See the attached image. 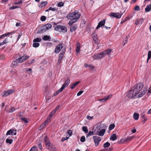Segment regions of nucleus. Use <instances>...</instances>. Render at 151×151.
Returning <instances> with one entry per match:
<instances>
[{
    "instance_id": "29",
    "label": "nucleus",
    "mask_w": 151,
    "mask_h": 151,
    "mask_svg": "<svg viewBox=\"0 0 151 151\" xmlns=\"http://www.w3.org/2000/svg\"><path fill=\"white\" fill-rule=\"evenodd\" d=\"M133 117L135 120H137L139 117V114L138 113H134L133 115Z\"/></svg>"
},
{
    "instance_id": "8",
    "label": "nucleus",
    "mask_w": 151,
    "mask_h": 151,
    "mask_svg": "<svg viewBox=\"0 0 151 151\" xmlns=\"http://www.w3.org/2000/svg\"><path fill=\"white\" fill-rule=\"evenodd\" d=\"M70 79L68 78L65 81L64 83L63 84L61 88L60 89V91H62L65 87H67L70 83Z\"/></svg>"
},
{
    "instance_id": "11",
    "label": "nucleus",
    "mask_w": 151,
    "mask_h": 151,
    "mask_svg": "<svg viewBox=\"0 0 151 151\" xmlns=\"http://www.w3.org/2000/svg\"><path fill=\"white\" fill-rule=\"evenodd\" d=\"M64 48V45L63 43L59 44L57 45L55 48V53H59L61 50Z\"/></svg>"
},
{
    "instance_id": "10",
    "label": "nucleus",
    "mask_w": 151,
    "mask_h": 151,
    "mask_svg": "<svg viewBox=\"0 0 151 151\" xmlns=\"http://www.w3.org/2000/svg\"><path fill=\"white\" fill-rule=\"evenodd\" d=\"M123 14V13H119L111 12L110 13L109 15L111 17H115L117 19H120Z\"/></svg>"
},
{
    "instance_id": "19",
    "label": "nucleus",
    "mask_w": 151,
    "mask_h": 151,
    "mask_svg": "<svg viewBox=\"0 0 151 151\" xmlns=\"http://www.w3.org/2000/svg\"><path fill=\"white\" fill-rule=\"evenodd\" d=\"M13 33V32H8L7 33L4 34L1 36H0V40L2 39L5 37L7 36V35H12Z\"/></svg>"
},
{
    "instance_id": "47",
    "label": "nucleus",
    "mask_w": 151,
    "mask_h": 151,
    "mask_svg": "<svg viewBox=\"0 0 151 151\" xmlns=\"http://www.w3.org/2000/svg\"><path fill=\"white\" fill-rule=\"evenodd\" d=\"M80 141L82 142H83L85 141V137L84 136H82L80 139Z\"/></svg>"
},
{
    "instance_id": "31",
    "label": "nucleus",
    "mask_w": 151,
    "mask_h": 151,
    "mask_svg": "<svg viewBox=\"0 0 151 151\" xmlns=\"http://www.w3.org/2000/svg\"><path fill=\"white\" fill-rule=\"evenodd\" d=\"M42 40V39L41 38L37 37L35 39L33 40V42H40Z\"/></svg>"
},
{
    "instance_id": "59",
    "label": "nucleus",
    "mask_w": 151,
    "mask_h": 151,
    "mask_svg": "<svg viewBox=\"0 0 151 151\" xmlns=\"http://www.w3.org/2000/svg\"><path fill=\"white\" fill-rule=\"evenodd\" d=\"M68 138V137H63L62 138L61 141L62 142H63L65 140H67Z\"/></svg>"
},
{
    "instance_id": "45",
    "label": "nucleus",
    "mask_w": 151,
    "mask_h": 151,
    "mask_svg": "<svg viewBox=\"0 0 151 151\" xmlns=\"http://www.w3.org/2000/svg\"><path fill=\"white\" fill-rule=\"evenodd\" d=\"M93 131H89L88 133V134L86 136V137H88V136L93 135Z\"/></svg>"
},
{
    "instance_id": "16",
    "label": "nucleus",
    "mask_w": 151,
    "mask_h": 151,
    "mask_svg": "<svg viewBox=\"0 0 151 151\" xmlns=\"http://www.w3.org/2000/svg\"><path fill=\"white\" fill-rule=\"evenodd\" d=\"M44 142L45 145L46 146L50 143H51L50 142L49 138L47 137V135L45 136L44 137Z\"/></svg>"
},
{
    "instance_id": "58",
    "label": "nucleus",
    "mask_w": 151,
    "mask_h": 151,
    "mask_svg": "<svg viewBox=\"0 0 151 151\" xmlns=\"http://www.w3.org/2000/svg\"><path fill=\"white\" fill-rule=\"evenodd\" d=\"M8 95H9V94L8 93L7 91H5L4 92V95H3V96H6Z\"/></svg>"
},
{
    "instance_id": "3",
    "label": "nucleus",
    "mask_w": 151,
    "mask_h": 151,
    "mask_svg": "<svg viewBox=\"0 0 151 151\" xmlns=\"http://www.w3.org/2000/svg\"><path fill=\"white\" fill-rule=\"evenodd\" d=\"M52 25L50 24H47L41 27L40 29H39L38 32L41 34L45 32L48 29L52 27Z\"/></svg>"
},
{
    "instance_id": "20",
    "label": "nucleus",
    "mask_w": 151,
    "mask_h": 151,
    "mask_svg": "<svg viewBox=\"0 0 151 151\" xmlns=\"http://www.w3.org/2000/svg\"><path fill=\"white\" fill-rule=\"evenodd\" d=\"M42 39L44 41H49L51 40L50 37V36L45 35L42 37Z\"/></svg>"
},
{
    "instance_id": "40",
    "label": "nucleus",
    "mask_w": 151,
    "mask_h": 151,
    "mask_svg": "<svg viewBox=\"0 0 151 151\" xmlns=\"http://www.w3.org/2000/svg\"><path fill=\"white\" fill-rule=\"evenodd\" d=\"M133 137L132 136V137H128L126 139V141H129L131 140L133 138Z\"/></svg>"
},
{
    "instance_id": "21",
    "label": "nucleus",
    "mask_w": 151,
    "mask_h": 151,
    "mask_svg": "<svg viewBox=\"0 0 151 151\" xmlns=\"http://www.w3.org/2000/svg\"><path fill=\"white\" fill-rule=\"evenodd\" d=\"M80 82V81H77L75 83H73L71 84L70 85V88L72 89L74 88Z\"/></svg>"
},
{
    "instance_id": "30",
    "label": "nucleus",
    "mask_w": 151,
    "mask_h": 151,
    "mask_svg": "<svg viewBox=\"0 0 151 151\" xmlns=\"http://www.w3.org/2000/svg\"><path fill=\"white\" fill-rule=\"evenodd\" d=\"M83 131L86 133L88 132V130L87 127L86 126H83L82 127Z\"/></svg>"
},
{
    "instance_id": "52",
    "label": "nucleus",
    "mask_w": 151,
    "mask_h": 151,
    "mask_svg": "<svg viewBox=\"0 0 151 151\" xmlns=\"http://www.w3.org/2000/svg\"><path fill=\"white\" fill-rule=\"evenodd\" d=\"M17 60H18V62L19 63H22L23 61V60H22V59L20 57L19 58H18L17 59Z\"/></svg>"
},
{
    "instance_id": "13",
    "label": "nucleus",
    "mask_w": 151,
    "mask_h": 151,
    "mask_svg": "<svg viewBox=\"0 0 151 151\" xmlns=\"http://www.w3.org/2000/svg\"><path fill=\"white\" fill-rule=\"evenodd\" d=\"M140 116L141 119L142 120L141 122H142V124H143L147 120V118L146 117L144 113L140 114Z\"/></svg>"
},
{
    "instance_id": "26",
    "label": "nucleus",
    "mask_w": 151,
    "mask_h": 151,
    "mask_svg": "<svg viewBox=\"0 0 151 151\" xmlns=\"http://www.w3.org/2000/svg\"><path fill=\"white\" fill-rule=\"evenodd\" d=\"M117 139L116 134H114L111 135L110 137V140L112 141H114Z\"/></svg>"
},
{
    "instance_id": "38",
    "label": "nucleus",
    "mask_w": 151,
    "mask_h": 151,
    "mask_svg": "<svg viewBox=\"0 0 151 151\" xmlns=\"http://www.w3.org/2000/svg\"><path fill=\"white\" fill-rule=\"evenodd\" d=\"M13 140H12V139H7L6 140V142L7 143H9V144H11L12 143V142H13Z\"/></svg>"
},
{
    "instance_id": "5",
    "label": "nucleus",
    "mask_w": 151,
    "mask_h": 151,
    "mask_svg": "<svg viewBox=\"0 0 151 151\" xmlns=\"http://www.w3.org/2000/svg\"><path fill=\"white\" fill-rule=\"evenodd\" d=\"M55 29L56 31L63 32H66L67 31V27L60 25H57L55 26Z\"/></svg>"
},
{
    "instance_id": "28",
    "label": "nucleus",
    "mask_w": 151,
    "mask_h": 151,
    "mask_svg": "<svg viewBox=\"0 0 151 151\" xmlns=\"http://www.w3.org/2000/svg\"><path fill=\"white\" fill-rule=\"evenodd\" d=\"M77 47L76 49V52L77 53H78L80 52V44L78 42L77 44Z\"/></svg>"
},
{
    "instance_id": "46",
    "label": "nucleus",
    "mask_w": 151,
    "mask_h": 151,
    "mask_svg": "<svg viewBox=\"0 0 151 151\" xmlns=\"http://www.w3.org/2000/svg\"><path fill=\"white\" fill-rule=\"evenodd\" d=\"M40 20L42 21H44L46 19V17L45 16H42L40 18Z\"/></svg>"
},
{
    "instance_id": "23",
    "label": "nucleus",
    "mask_w": 151,
    "mask_h": 151,
    "mask_svg": "<svg viewBox=\"0 0 151 151\" xmlns=\"http://www.w3.org/2000/svg\"><path fill=\"white\" fill-rule=\"evenodd\" d=\"M77 26L75 25L74 26H71L70 27V31L71 32H73L74 31H75L77 28Z\"/></svg>"
},
{
    "instance_id": "44",
    "label": "nucleus",
    "mask_w": 151,
    "mask_h": 151,
    "mask_svg": "<svg viewBox=\"0 0 151 151\" xmlns=\"http://www.w3.org/2000/svg\"><path fill=\"white\" fill-rule=\"evenodd\" d=\"M134 9L137 11H139L140 10L139 6L138 5H136L135 6Z\"/></svg>"
},
{
    "instance_id": "36",
    "label": "nucleus",
    "mask_w": 151,
    "mask_h": 151,
    "mask_svg": "<svg viewBox=\"0 0 151 151\" xmlns=\"http://www.w3.org/2000/svg\"><path fill=\"white\" fill-rule=\"evenodd\" d=\"M115 126V125L114 124H111L109 127V130H111L114 128Z\"/></svg>"
},
{
    "instance_id": "2",
    "label": "nucleus",
    "mask_w": 151,
    "mask_h": 151,
    "mask_svg": "<svg viewBox=\"0 0 151 151\" xmlns=\"http://www.w3.org/2000/svg\"><path fill=\"white\" fill-rule=\"evenodd\" d=\"M112 52V50L111 49H107L99 53L94 55L93 56V58L94 60H98L104 58L105 55H109Z\"/></svg>"
},
{
    "instance_id": "42",
    "label": "nucleus",
    "mask_w": 151,
    "mask_h": 151,
    "mask_svg": "<svg viewBox=\"0 0 151 151\" xmlns=\"http://www.w3.org/2000/svg\"><path fill=\"white\" fill-rule=\"evenodd\" d=\"M21 120H22L24 123H27L28 121L25 118L22 117L21 118Z\"/></svg>"
},
{
    "instance_id": "41",
    "label": "nucleus",
    "mask_w": 151,
    "mask_h": 151,
    "mask_svg": "<svg viewBox=\"0 0 151 151\" xmlns=\"http://www.w3.org/2000/svg\"><path fill=\"white\" fill-rule=\"evenodd\" d=\"M7 92L9 95L13 93L14 92V91L12 89H9L7 91Z\"/></svg>"
},
{
    "instance_id": "14",
    "label": "nucleus",
    "mask_w": 151,
    "mask_h": 151,
    "mask_svg": "<svg viewBox=\"0 0 151 151\" xmlns=\"http://www.w3.org/2000/svg\"><path fill=\"white\" fill-rule=\"evenodd\" d=\"M106 19H104L103 20L101 21L98 24L97 27H96V29H98L100 27H102L104 25L105 23V21Z\"/></svg>"
},
{
    "instance_id": "63",
    "label": "nucleus",
    "mask_w": 151,
    "mask_h": 151,
    "mask_svg": "<svg viewBox=\"0 0 151 151\" xmlns=\"http://www.w3.org/2000/svg\"><path fill=\"white\" fill-rule=\"evenodd\" d=\"M67 133L69 134V136H71L72 133V131L70 130H69L68 131Z\"/></svg>"
},
{
    "instance_id": "39",
    "label": "nucleus",
    "mask_w": 151,
    "mask_h": 151,
    "mask_svg": "<svg viewBox=\"0 0 151 151\" xmlns=\"http://www.w3.org/2000/svg\"><path fill=\"white\" fill-rule=\"evenodd\" d=\"M40 44L38 43L35 42L33 44V46L35 47H39Z\"/></svg>"
},
{
    "instance_id": "34",
    "label": "nucleus",
    "mask_w": 151,
    "mask_h": 151,
    "mask_svg": "<svg viewBox=\"0 0 151 151\" xmlns=\"http://www.w3.org/2000/svg\"><path fill=\"white\" fill-rule=\"evenodd\" d=\"M151 58V51H149L148 52V57H147V63L148 62V61Z\"/></svg>"
},
{
    "instance_id": "60",
    "label": "nucleus",
    "mask_w": 151,
    "mask_h": 151,
    "mask_svg": "<svg viewBox=\"0 0 151 151\" xmlns=\"http://www.w3.org/2000/svg\"><path fill=\"white\" fill-rule=\"evenodd\" d=\"M89 66V68L91 70H93L94 68V67L91 64H90Z\"/></svg>"
},
{
    "instance_id": "9",
    "label": "nucleus",
    "mask_w": 151,
    "mask_h": 151,
    "mask_svg": "<svg viewBox=\"0 0 151 151\" xmlns=\"http://www.w3.org/2000/svg\"><path fill=\"white\" fill-rule=\"evenodd\" d=\"M46 147L50 151H58L56 148L51 143L46 145Z\"/></svg>"
},
{
    "instance_id": "43",
    "label": "nucleus",
    "mask_w": 151,
    "mask_h": 151,
    "mask_svg": "<svg viewBox=\"0 0 151 151\" xmlns=\"http://www.w3.org/2000/svg\"><path fill=\"white\" fill-rule=\"evenodd\" d=\"M112 97V95L111 94H109L107 96H105L104 97H105L106 100L107 101L108 99L111 98Z\"/></svg>"
},
{
    "instance_id": "18",
    "label": "nucleus",
    "mask_w": 151,
    "mask_h": 151,
    "mask_svg": "<svg viewBox=\"0 0 151 151\" xmlns=\"http://www.w3.org/2000/svg\"><path fill=\"white\" fill-rule=\"evenodd\" d=\"M9 42V40L8 37H6L2 42H0V46L2 45H3L5 44H6Z\"/></svg>"
},
{
    "instance_id": "24",
    "label": "nucleus",
    "mask_w": 151,
    "mask_h": 151,
    "mask_svg": "<svg viewBox=\"0 0 151 151\" xmlns=\"http://www.w3.org/2000/svg\"><path fill=\"white\" fill-rule=\"evenodd\" d=\"M48 123V120L46 119L45 121L43 123L40 127V129H42L44 128L45 125Z\"/></svg>"
},
{
    "instance_id": "51",
    "label": "nucleus",
    "mask_w": 151,
    "mask_h": 151,
    "mask_svg": "<svg viewBox=\"0 0 151 151\" xmlns=\"http://www.w3.org/2000/svg\"><path fill=\"white\" fill-rule=\"evenodd\" d=\"M57 9L56 7L52 8V7H50L49 8V10H52V11H55L57 10Z\"/></svg>"
},
{
    "instance_id": "4",
    "label": "nucleus",
    "mask_w": 151,
    "mask_h": 151,
    "mask_svg": "<svg viewBox=\"0 0 151 151\" xmlns=\"http://www.w3.org/2000/svg\"><path fill=\"white\" fill-rule=\"evenodd\" d=\"M143 86V85L142 83H139L132 87V89L134 90L135 92H137L138 94L139 92L142 89Z\"/></svg>"
},
{
    "instance_id": "49",
    "label": "nucleus",
    "mask_w": 151,
    "mask_h": 151,
    "mask_svg": "<svg viewBox=\"0 0 151 151\" xmlns=\"http://www.w3.org/2000/svg\"><path fill=\"white\" fill-rule=\"evenodd\" d=\"M38 147L40 150H41L42 149V147L41 145V143L40 142H39V144H38Z\"/></svg>"
},
{
    "instance_id": "6",
    "label": "nucleus",
    "mask_w": 151,
    "mask_h": 151,
    "mask_svg": "<svg viewBox=\"0 0 151 151\" xmlns=\"http://www.w3.org/2000/svg\"><path fill=\"white\" fill-rule=\"evenodd\" d=\"M65 47H64L62 50L61 52H60L59 55L58 59L57 62V64L58 65H60L61 62L63 59L64 55L65 54Z\"/></svg>"
},
{
    "instance_id": "32",
    "label": "nucleus",
    "mask_w": 151,
    "mask_h": 151,
    "mask_svg": "<svg viewBox=\"0 0 151 151\" xmlns=\"http://www.w3.org/2000/svg\"><path fill=\"white\" fill-rule=\"evenodd\" d=\"M47 1H42L40 3V6L41 7H43L45 6L47 4Z\"/></svg>"
},
{
    "instance_id": "7",
    "label": "nucleus",
    "mask_w": 151,
    "mask_h": 151,
    "mask_svg": "<svg viewBox=\"0 0 151 151\" xmlns=\"http://www.w3.org/2000/svg\"><path fill=\"white\" fill-rule=\"evenodd\" d=\"M137 92L131 89V90L129 91L128 92L127 96L129 98H134L136 97L137 95Z\"/></svg>"
},
{
    "instance_id": "54",
    "label": "nucleus",
    "mask_w": 151,
    "mask_h": 151,
    "mask_svg": "<svg viewBox=\"0 0 151 151\" xmlns=\"http://www.w3.org/2000/svg\"><path fill=\"white\" fill-rule=\"evenodd\" d=\"M62 91H60V89L58 90L57 92H56L54 93V96H57V95H58V93H59L61 92Z\"/></svg>"
},
{
    "instance_id": "62",
    "label": "nucleus",
    "mask_w": 151,
    "mask_h": 151,
    "mask_svg": "<svg viewBox=\"0 0 151 151\" xmlns=\"http://www.w3.org/2000/svg\"><path fill=\"white\" fill-rule=\"evenodd\" d=\"M84 91H79V92H78L77 94V96H80V95H81L83 92Z\"/></svg>"
},
{
    "instance_id": "27",
    "label": "nucleus",
    "mask_w": 151,
    "mask_h": 151,
    "mask_svg": "<svg viewBox=\"0 0 151 151\" xmlns=\"http://www.w3.org/2000/svg\"><path fill=\"white\" fill-rule=\"evenodd\" d=\"M20 57L21 58L23 62L29 58V57L27 55H24L22 56H20Z\"/></svg>"
},
{
    "instance_id": "33",
    "label": "nucleus",
    "mask_w": 151,
    "mask_h": 151,
    "mask_svg": "<svg viewBox=\"0 0 151 151\" xmlns=\"http://www.w3.org/2000/svg\"><path fill=\"white\" fill-rule=\"evenodd\" d=\"M29 151H37V148L35 146H33L32 147Z\"/></svg>"
},
{
    "instance_id": "22",
    "label": "nucleus",
    "mask_w": 151,
    "mask_h": 151,
    "mask_svg": "<svg viewBox=\"0 0 151 151\" xmlns=\"http://www.w3.org/2000/svg\"><path fill=\"white\" fill-rule=\"evenodd\" d=\"M151 10V4H149L147 6L145 9V11L146 12H150Z\"/></svg>"
},
{
    "instance_id": "55",
    "label": "nucleus",
    "mask_w": 151,
    "mask_h": 151,
    "mask_svg": "<svg viewBox=\"0 0 151 151\" xmlns=\"http://www.w3.org/2000/svg\"><path fill=\"white\" fill-rule=\"evenodd\" d=\"M15 110V109L13 107H12V108H11L10 109L9 111L8 112H10V113H12V112H14Z\"/></svg>"
},
{
    "instance_id": "56",
    "label": "nucleus",
    "mask_w": 151,
    "mask_h": 151,
    "mask_svg": "<svg viewBox=\"0 0 151 151\" xmlns=\"http://www.w3.org/2000/svg\"><path fill=\"white\" fill-rule=\"evenodd\" d=\"M56 112H55V110H53L52 112H51L50 115L49 116H50V117H52V116Z\"/></svg>"
},
{
    "instance_id": "35",
    "label": "nucleus",
    "mask_w": 151,
    "mask_h": 151,
    "mask_svg": "<svg viewBox=\"0 0 151 151\" xmlns=\"http://www.w3.org/2000/svg\"><path fill=\"white\" fill-rule=\"evenodd\" d=\"M110 144L109 143L107 142L104 144L103 147L104 148L108 147L110 146Z\"/></svg>"
},
{
    "instance_id": "12",
    "label": "nucleus",
    "mask_w": 151,
    "mask_h": 151,
    "mask_svg": "<svg viewBox=\"0 0 151 151\" xmlns=\"http://www.w3.org/2000/svg\"><path fill=\"white\" fill-rule=\"evenodd\" d=\"M93 139L95 143V145L96 146H98L99 142L101 141V138L96 136H94L93 137Z\"/></svg>"
},
{
    "instance_id": "48",
    "label": "nucleus",
    "mask_w": 151,
    "mask_h": 151,
    "mask_svg": "<svg viewBox=\"0 0 151 151\" xmlns=\"http://www.w3.org/2000/svg\"><path fill=\"white\" fill-rule=\"evenodd\" d=\"M147 91V88H144L143 89V91H142V92L143 93V94H142L141 96H143V95H144L146 93Z\"/></svg>"
},
{
    "instance_id": "57",
    "label": "nucleus",
    "mask_w": 151,
    "mask_h": 151,
    "mask_svg": "<svg viewBox=\"0 0 151 151\" xmlns=\"http://www.w3.org/2000/svg\"><path fill=\"white\" fill-rule=\"evenodd\" d=\"M99 101L100 102H104L106 101V100L105 98V97H104V98L100 99L99 100Z\"/></svg>"
},
{
    "instance_id": "64",
    "label": "nucleus",
    "mask_w": 151,
    "mask_h": 151,
    "mask_svg": "<svg viewBox=\"0 0 151 151\" xmlns=\"http://www.w3.org/2000/svg\"><path fill=\"white\" fill-rule=\"evenodd\" d=\"M132 18V16H130V17L128 16L127 17H126L124 19L125 20H126V21L128 19H130Z\"/></svg>"
},
{
    "instance_id": "25",
    "label": "nucleus",
    "mask_w": 151,
    "mask_h": 151,
    "mask_svg": "<svg viewBox=\"0 0 151 151\" xmlns=\"http://www.w3.org/2000/svg\"><path fill=\"white\" fill-rule=\"evenodd\" d=\"M106 130L104 129H101L99 133V135L101 136H102L104 134Z\"/></svg>"
},
{
    "instance_id": "53",
    "label": "nucleus",
    "mask_w": 151,
    "mask_h": 151,
    "mask_svg": "<svg viewBox=\"0 0 151 151\" xmlns=\"http://www.w3.org/2000/svg\"><path fill=\"white\" fill-rule=\"evenodd\" d=\"M23 3L22 1V0H20L18 1L17 2H15L14 3V4L17 5L18 4H21Z\"/></svg>"
},
{
    "instance_id": "50",
    "label": "nucleus",
    "mask_w": 151,
    "mask_h": 151,
    "mask_svg": "<svg viewBox=\"0 0 151 151\" xmlns=\"http://www.w3.org/2000/svg\"><path fill=\"white\" fill-rule=\"evenodd\" d=\"M64 5V3L62 2H59L58 4V6L59 7H62Z\"/></svg>"
},
{
    "instance_id": "1",
    "label": "nucleus",
    "mask_w": 151,
    "mask_h": 151,
    "mask_svg": "<svg viewBox=\"0 0 151 151\" xmlns=\"http://www.w3.org/2000/svg\"><path fill=\"white\" fill-rule=\"evenodd\" d=\"M80 16V13L77 11L69 13L67 14L66 18L70 20L68 22V25L72 26L74 23L76 22L79 19Z\"/></svg>"
},
{
    "instance_id": "15",
    "label": "nucleus",
    "mask_w": 151,
    "mask_h": 151,
    "mask_svg": "<svg viewBox=\"0 0 151 151\" xmlns=\"http://www.w3.org/2000/svg\"><path fill=\"white\" fill-rule=\"evenodd\" d=\"M144 22V19L142 18L137 19L135 22V24L136 25L140 24H141Z\"/></svg>"
},
{
    "instance_id": "17",
    "label": "nucleus",
    "mask_w": 151,
    "mask_h": 151,
    "mask_svg": "<svg viewBox=\"0 0 151 151\" xmlns=\"http://www.w3.org/2000/svg\"><path fill=\"white\" fill-rule=\"evenodd\" d=\"M16 129H11L8 130L6 134V135H13V133L14 132H16Z\"/></svg>"
},
{
    "instance_id": "61",
    "label": "nucleus",
    "mask_w": 151,
    "mask_h": 151,
    "mask_svg": "<svg viewBox=\"0 0 151 151\" xmlns=\"http://www.w3.org/2000/svg\"><path fill=\"white\" fill-rule=\"evenodd\" d=\"M93 116H90L89 115H87V119L89 120H90L93 118Z\"/></svg>"
},
{
    "instance_id": "37",
    "label": "nucleus",
    "mask_w": 151,
    "mask_h": 151,
    "mask_svg": "<svg viewBox=\"0 0 151 151\" xmlns=\"http://www.w3.org/2000/svg\"><path fill=\"white\" fill-rule=\"evenodd\" d=\"M18 63H19V62H18V60H17V59H16L15 60L13 61L12 62V64L13 66H15L17 65Z\"/></svg>"
}]
</instances>
